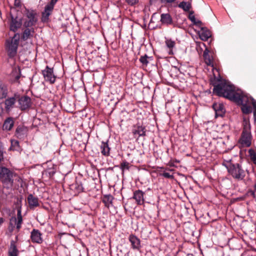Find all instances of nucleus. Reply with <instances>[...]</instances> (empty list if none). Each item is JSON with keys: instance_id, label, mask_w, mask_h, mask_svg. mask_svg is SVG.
Returning a JSON list of instances; mask_svg holds the SVG:
<instances>
[{"instance_id": "obj_42", "label": "nucleus", "mask_w": 256, "mask_h": 256, "mask_svg": "<svg viewBox=\"0 0 256 256\" xmlns=\"http://www.w3.org/2000/svg\"><path fill=\"white\" fill-rule=\"evenodd\" d=\"M126 2L130 5L133 6L137 4L138 0H126Z\"/></svg>"}, {"instance_id": "obj_5", "label": "nucleus", "mask_w": 256, "mask_h": 256, "mask_svg": "<svg viewBox=\"0 0 256 256\" xmlns=\"http://www.w3.org/2000/svg\"><path fill=\"white\" fill-rule=\"evenodd\" d=\"M26 17L24 24L26 29L24 32H34L33 26H35L38 21L36 13L33 10H28L26 12Z\"/></svg>"}, {"instance_id": "obj_28", "label": "nucleus", "mask_w": 256, "mask_h": 256, "mask_svg": "<svg viewBox=\"0 0 256 256\" xmlns=\"http://www.w3.org/2000/svg\"><path fill=\"white\" fill-rule=\"evenodd\" d=\"M149 60H152V57L148 56L147 54L141 56L139 59L142 66H146L149 63Z\"/></svg>"}, {"instance_id": "obj_34", "label": "nucleus", "mask_w": 256, "mask_h": 256, "mask_svg": "<svg viewBox=\"0 0 256 256\" xmlns=\"http://www.w3.org/2000/svg\"><path fill=\"white\" fill-rule=\"evenodd\" d=\"M200 39L203 41H206L212 36V33H196Z\"/></svg>"}, {"instance_id": "obj_3", "label": "nucleus", "mask_w": 256, "mask_h": 256, "mask_svg": "<svg viewBox=\"0 0 256 256\" xmlns=\"http://www.w3.org/2000/svg\"><path fill=\"white\" fill-rule=\"evenodd\" d=\"M13 173L8 168L0 166V182L2 184V198L12 196Z\"/></svg>"}, {"instance_id": "obj_48", "label": "nucleus", "mask_w": 256, "mask_h": 256, "mask_svg": "<svg viewBox=\"0 0 256 256\" xmlns=\"http://www.w3.org/2000/svg\"><path fill=\"white\" fill-rule=\"evenodd\" d=\"M20 78V76L19 75H17L16 77H15V80H19Z\"/></svg>"}, {"instance_id": "obj_2", "label": "nucleus", "mask_w": 256, "mask_h": 256, "mask_svg": "<svg viewBox=\"0 0 256 256\" xmlns=\"http://www.w3.org/2000/svg\"><path fill=\"white\" fill-rule=\"evenodd\" d=\"M30 35L31 33H14L12 36L6 40L4 48L9 58H13L16 56L18 46H22Z\"/></svg>"}, {"instance_id": "obj_12", "label": "nucleus", "mask_w": 256, "mask_h": 256, "mask_svg": "<svg viewBox=\"0 0 256 256\" xmlns=\"http://www.w3.org/2000/svg\"><path fill=\"white\" fill-rule=\"evenodd\" d=\"M18 241V236L15 238V240H11L8 250V256H18L20 252L17 248L16 243Z\"/></svg>"}, {"instance_id": "obj_9", "label": "nucleus", "mask_w": 256, "mask_h": 256, "mask_svg": "<svg viewBox=\"0 0 256 256\" xmlns=\"http://www.w3.org/2000/svg\"><path fill=\"white\" fill-rule=\"evenodd\" d=\"M146 128L142 124L138 122L132 126V132L134 138L137 140L140 136H144L146 135Z\"/></svg>"}, {"instance_id": "obj_32", "label": "nucleus", "mask_w": 256, "mask_h": 256, "mask_svg": "<svg viewBox=\"0 0 256 256\" xmlns=\"http://www.w3.org/2000/svg\"><path fill=\"white\" fill-rule=\"evenodd\" d=\"M122 173L124 172L125 170H129L130 169V163L126 160H124L121 162L120 166Z\"/></svg>"}, {"instance_id": "obj_13", "label": "nucleus", "mask_w": 256, "mask_h": 256, "mask_svg": "<svg viewBox=\"0 0 256 256\" xmlns=\"http://www.w3.org/2000/svg\"><path fill=\"white\" fill-rule=\"evenodd\" d=\"M18 98L17 94H14L13 96L6 99L4 104V108L6 112H9L14 108Z\"/></svg>"}, {"instance_id": "obj_36", "label": "nucleus", "mask_w": 256, "mask_h": 256, "mask_svg": "<svg viewBox=\"0 0 256 256\" xmlns=\"http://www.w3.org/2000/svg\"><path fill=\"white\" fill-rule=\"evenodd\" d=\"M19 148V142L16 140H12L10 148L14 150H18Z\"/></svg>"}, {"instance_id": "obj_50", "label": "nucleus", "mask_w": 256, "mask_h": 256, "mask_svg": "<svg viewBox=\"0 0 256 256\" xmlns=\"http://www.w3.org/2000/svg\"><path fill=\"white\" fill-rule=\"evenodd\" d=\"M254 190H256V183L254 184Z\"/></svg>"}, {"instance_id": "obj_41", "label": "nucleus", "mask_w": 256, "mask_h": 256, "mask_svg": "<svg viewBox=\"0 0 256 256\" xmlns=\"http://www.w3.org/2000/svg\"><path fill=\"white\" fill-rule=\"evenodd\" d=\"M161 175L166 178H173V176L170 174L169 172H164Z\"/></svg>"}, {"instance_id": "obj_6", "label": "nucleus", "mask_w": 256, "mask_h": 256, "mask_svg": "<svg viewBox=\"0 0 256 256\" xmlns=\"http://www.w3.org/2000/svg\"><path fill=\"white\" fill-rule=\"evenodd\" d=\"M252 136L250 125H244L238 143L242 147H250L252 144Z\"/></svg>"}, {"instance_id": "obj_7", "label": "nucleus", "mask_w": 256, "mask_h": 256, "mask_svg": "<svg viewBox=\"0 0 256 256\" xmlns=\"http://www.w3.org/2000/svg\"><path fill=\"white\" fill-rule=\"evenodd\" d=\"M22 222V218L21 214V211L20 210H18L17 217L12 216L10 220V224L8 228L9 232H12L16 227L17 231L18 232L21 228Z\"/></svg>"}, {"instance_id": "obj_10", "label": "nucleus", "mask_w": 256, "mask_h": 256, "mask_svg": "<svg viewBox=\"0 0 256 256\" xmlns=\"http://www.w3.org/2000/svg\"><path fill=\"white\" fill-rule=\"evenodd\" d=\"M11 20L10 24V28L11 31L15 32L22 25V19L18 16L10 14Z\"/></svg>"}, {"instance_id": "obj_4", "label": "nucleus", "mask_w": 256, "mask_h": 256, "mask_svg": "<svg viewBox=\"0 0 256 256\" xmlns=\"http://www.w3.org/2000/svg\"><path fill=\"white\" fill-rule=\"evenodd\" d=\"M228 174L236 180H242L246 176V172L238 164H231L227 167Z\"/></svg>"}, {"instance_id": "obj_43", "label": "nucleus", "mask_w": 256, "mask_h": 256, "mask_svg": "<svg viewBox=\"0 0 256 256\" xmlns=\"http://www.w3.org/2000/svg\"><path fill=\"white\" fill-rule=\"evenodd\" d=\"M4 159V152L2 146L0 145V162Z\"/></svg>"}, {"instance_id": "obj_30", "label": "nucleus", "mask_w": 256, "mask_h": 256, "mask_svg": "<svg viewBox=\"0 0 256 256\" xmlns=\"http://www.w3.org/2000/svg\"><path fill=\"white\" fill-rule=\"evenodd\" d=\"M193 12H190L188 16V18L191 20V22L194 23L195 25L198 26H200L202 24L201 21L199 20H196L193 14Z\"/></svg>"}, {"instance_id": "obj_18", "label": "nucleus", "mask_w": 256, "mask_h": 256, "mask_svg": "<svg viewBox=\"0 0 256 256\" xmlns=\"http://www.w3.org/2000/svg\"><path fill=\"white\" fill-rule=\"evenodd\" d=\"M27 130L23 126H18L16 130V136L19 139H24L26 136Z\"/></svg>"}, {"instance_id": "obj_35", "label": "nucleus", "mask_w": 256, "mask_h": 256, "mask_svg": "<svg viewBox=\"0 0 256 256\" xmlns=\"http://www.w3.org/2000/svg\"><path fill=\"white\" fill-rule=\"evenodd\" d=\"M56 76L54 74V68H49V82L53 84L56 81Z\"/></svg>"}, {"instance_id": "obj_14", "label": "nucleus", "mask_w": 256, "mask_h": 256, "mask_svg": "<svg viewBox=\"0 0 256 256\" xmlns=\"http://www.w3.org/2000/svg\"><path fill=\"white\" fill-rule=\"evenodd\" d=\"M212 108L215 111L216 117H222L224 115L226 110L222 104L214 103L212 105Z\"/></svg>"}, {"instance_id": "obj_46", "label": "nucleus", "mask_w": 256, "mask_h": 256, "mask_svg": "<svg viewBox=\"0 0 256 256\" xmlns=\"http://www.w3.org/2000/svg\"><path fill=\"white\" fill-rule=\"evenodd\" d=\"M4 112V108L0 106V116H1Z\"/></svg>"}, {"instance_id": "obj_33", "label": "nucleus", "mask_w": 256, "mask_h": 256, "mask_svg": "<svg viewBox=\"0 0 256 256\" xmlns=\"http://www.w3.org/2000/svg\"><path fill=\"white\" fill-rule=\"evenodd\" d=\"M42 20L44 22H48V4L44 6V11L42 13Z\"/></svg>"}, {"instance_id": "obj_40", "label": "nucleus", "mask_w": 256, "mask_h": 256, "mask_svg": "<svg viewBox=\"0 0 256 256\" xmlns=\"http://www.w3.org/2000/svg\"><path fill=\"white\" fill-rule=\"evenodd\" d=\"M42 74L46 80H48V65L46 66L45 69L42 71Z\"/></svg>"}, {"instance_id": "obj_45", "label": "nucleus", "mask_w": 256, "mask_h": 256, "mask_svg": "<svg viewBox=\"0 0 256 256\" xmlns=\"http://www.w3.org/2000/svg\"><path fill=\"white\" fill-rule=\"evenodd\" d=\"M201 29L202 30V32H210V31L206 28H202Z\"/></svg>"}, {"instance_id": "obj_47", "label": "nucleus", "mask_w": 256, "mask_h": 256, "mask_svg": "<svg viewBox=\"0 0 256 256\" xmlns=\"http://www.w3.org/2000/svg\"><path fill=\"white\" fill-rule=\"evenodd\" d=\"M167 3H172L174 2L176 0H165Z\"/></svg>"}, {"instance_id": "obj_29", "label": "nucleus", "mask_w": 256, "mask_h": 256, "mask_svg": "<svg viewBox=\"0 0 256 256\" xmlns=\"http://www.w3.org/2000/svg\"><path fill=\"white\" fill-rule=\"evenodd\" d=\"M52 164V167H49V177H53L54 174L57 172V170L58 168V166L56 164ZM50 164H49V166H50Z\"/></svg>"}, {"instance_id": "obj_1", "label": "nucleus", "mask_w": 256, "mask_h": 256, "mask_svg": "<svg viewBox=\"0 0 256 256\" xmlns=\"http://www.w3.org/2000/svg\"><path fill=\"white\" fill-rule=\"evenodd\" d=\"M214 86L213 92L216 96L224 97L242 106V111L244 114L252 112V104L250 99L252 97L248 96L241 90L236 91L234 85L230 84L226 80L220 78L212 81Z\"/></svg>"}, {"instance_id": "obj_17", "label": "nucleus", "mask_w": 256, "mask_h": 256, "mask_svg": "<svg viewBox=\"0 0 256 256\" xmlns=\"http://www.w3.org/2000/svg\"><path fill=\"white\" fill-rule=\"evenodd\" d=\"M203 57L205 63L210 66H213L214 62L212 56L209 54V50L208 48H206L203 53Z\"/></svg>"}, {"instance_id": "obj_31", "label": "nucleus", "mask_w": 256, "mask_h": 256, "mask_svg": "<svg viewBox=\"0 0 256 256\" xmlns=\"http://www.w3.org/2000/svg\"><path fill=\"white\" fill-rule=\"evenodd\" d=\"M178 7L182 8L185 12H188L191 8V4L185 2H182L178 4Z\"/></svg>"}, {"instance_id": "obj_16", "label": "nucleus", "mask_w": 256, "mask_h": 256, "mask_svg": "<svg viewBox=\"0 0 256 256\" xmlns=\"http://www.w3.org/2000/svg\"><path fill=\"white\" fill-rule=\"evenodd\" d=\"M41 234L38 230L34 229L31 232V240L32 242L40 244L42 242Z\"/></svg>"}, {"instance_id": "obj_49", "label": "nucleus", "mask_w": 256, "mask_h": 256, "mask_svg": "<svg viewBox=\"0 0 256 256\" xmlns=\"http://www.w3.org/2000/svg\"><path fill=\"white\" fill-rule=\"evenodd\" d=\"M4 220V218H0V225L3 223Z\"/></svg>"}, {"instance_id": "obj_39", "label": "nucleus", "mask_w": 256, "mask_h": 256, "mask_svg": "<svg viewBox=\"0 0 256 256\" xmlns=\"http://www.w3.org/2000/svg\"><path fill=\"white\" fill-rule=\"evenodd\" d=\"M58 2V0H51L50 2L49 3V16L50 12L53 10L54 5Z\"/></svg>"}, {"instance_id": "obj_22", "label": "nucleus", "mask_w": 256, "mask_h": 256, "mask_svg": "<svg viewBox=\"0 0 256 256\" xmlns=\"http://www.w3.org/2000/svg\"><path fill=\"white\" fill-rule=\"evenodd\" d=\"M114 196L109 194L104 195L102 202L104 204L106 207L109 208L110 206L112 204V200H114Z\"/></svg>"}, {"instance_id": "obj_44", "label": "nucleus", "mask_w": 256, "mask_h": 256, "mask_svg": "<svg viewBox=\"0 0 256 256\" xmlns=\"http://www.w3.org/2000/svg\"><path fill=\"white\" fill-rule=\"evenodd\" d=\"M14 6L16 7L19 8L21 6L20 0H14Z\"/></svg>"}, {"instance_id": "obj_23", "label": "nucleus", "mask_w": 256, "mask_h": 256, "mask_svg": "<svg viewBox=\"0 0 256 256\" xmlns=\"http://www.w3.org/2000/svg\"><path fill=\"white\" fill-rule=\"evenodd\" d=\"M70 188L74 190L78 193L83 192L84 189L82 182L76 179L75 182L70 185Z\"/></svg>"}, {"instance_id": "obj_51", "label": "nucleus", "mask_w": 256, "mask_h": 256, "mask_svg": "<svg viewBox=\"0 0 256 256\" xmlns=\"http://www.w3.org/2000/svg\"><path fill=\"white\" fill-rule=\"evenodd\" d=\"M120 34H121V33H119V38H120Z\"/></svg>"}, {"instance_id": "obj_20", "label": "nucleus", "mask_w": 256, "mask_h": 256, "mask_svg": "<svg viewBox=\"0 0 256 256\" xmlns=\"http://www.w3.org/2000/svg\"><path fill=\"white\" fill-rule=\"evenodd\" d=\"M28 202L30 208H34L38 206V198L32 194L28 196Z\"/></svg>"}, {"instance_id": "obj_53", "label": "nucleus", "mask_w": 256, "mask_h": 256, "mask_svg": "<svg viewBox=\"0 0 256 256\" xmlns=\"http://www.w3.org/2000/svg\"><path fill=\"white\" fill-rule=\"evenodd\" d=\"M150 1H152V0H150Z\"/></svg>"}, {"instance_id": "obj_25", "label": "nucleus", "mask_w": 256, "mask_h": 256, "mask_svg": "<svg viewBox=\"0 0 256 256\" xmlns=\"http://www.w3.org/2000/svg\"><path fill=\"white\" fill-rule=\"evenodd\" d=\"M108 42L113 43L116 40V33H102Z\"/></svg>"}, {"instance_id": "obj_15", "label": "nucleus", "mask_w": 256, "mask_h": 256, "mask_svg": "<svg viewBox=\"0 0 256 256\" xmlns=\"http://www.w3.org/2000/svg\"><path fill=\"white\" fill-rule=\"evenodd\" d=\"M144 192L140 190L134 192L132 198L135 200L137 204L142 205L144 204Z\"/></svg>"}, {"instance_id": "obj_11", "label": "nucleus", "mask_w": 256, "mask_h": 256, "mask_svg": "<svg viewBox=\"0 0 256 256\" xmlns=\"http://www.w3.org/2000/svg\"><path fill=\"white\" fill-rule=\"evenodd\" d=\"M128 239L130 243L131 248L134 250L140 252L142 246L140 239L134 234H130Z\"/></svg>"}, {"instance_id": "obj_38", "label": "nucleus", "mask_w": 256, "mask_h": 256, "mask_svg": "<svg viewBox=\"0 0 256 256\" xmlns=\"http://www.w3.org/2000/svg\"><path fill=\"white\" fill-rule=\"evenodd\" d=\"M252 102V104L254 108V117L255 120H256V100L254 99H250Z\"/></svg>"}, {"instance_id": "obj_24", "label": "nucleus", "mask_w": 256, "mask_h": 256, "mask_svg": "<svg viewBox=\"0 0 256 256\" xmlns=\"http://www.w3.org/2000/svg\"><path fill=\"white\" fill-rule=\"evenodd\" d=\"M160 21L164 24H170L172 23V18L169 14H161Z\"/></svg>"}, {"instance_id": "obj_27", "label": "nucleus", "mask_w": 256, "mask_h": 256, "mask_svg": "<svg viewBox=\"0 0 256 256\" xmlns=\"http://www.w3.org/2000/svg\"><path fill=\"white\" fill-rule=\"evenodd\" d=\"M165 43L166 46L169 48L170 51L168 52L169 54H172V48L175 46L176 42L174 40H172L171 38H165Z\"/></svg>"}, {"instance_id": "obj_37", "label": "nucleus", "mask_w": 256, "mask_h": 256, "mask_svg": "<svg viewBox=\"0 0 256 256\" xmlns=\"http://www.w3.org/2000/svg\"><path fill=\"white\" fill-rule=\"evenodd\" d=\"M250 158L254 164H256V153L252 149L248 151Z\"/></svg>"}, {"instance_id": "obj_19", "label": "nucleus", "mask_w": 256, "mask_h": 256, "mask_svg": "<svg viewBox=\"0 0 256 256\" xmlns=\"http://www.w3.org/2000/svg\"><path fill=\"white\" fill-rule=\"evenodd\" d=\"M100 152L102 154L106 156H110V148L108 144V141L106 142H102L100 146Z\"/></svg>"}, {"instance_id": "obj_52", "label": "nucleus", "mask_w": 256, "mask_h": 256, "mask_svg": "<svg viewBox=\"0 0 256 256\" xmlns=\"http://www.w3.org/2000/svg\"><path fill=\"white\" fill-rule=\"evenodd\" d=\"M40 1H42V0H40Z\"/></svg>"}, {"instance_id": "obj_26", "label": "nucleus", "mask_w": 256, "mask_h": 256, "mask_svg": "<svg viewBox=\"0 0 256 256\" xmlns=\"http://www.w3.org/2000/svg\"><path fill=\"white\" fill-rule=\"evenodd\" d=\"M8 94V86L4 84H0V100L6 98Z\"/></svg>"}, {"instance_id": "obj_8", "label": "nucleus", "mask_w": 256, "mask_h": 256, "mask_svg": "<svg viewBox=\"0 0 256 256\" xmlns=\"http://www.w3.org/2000/svg\"><path fill=\"white\" fill-rule=\"evenodd\" d=\"M17 101L18 102V108L24 111L28 110L32 106V100L28 96H20L17 94Z\"/></svg>"}, {"instance_id": "obj_21", "label": "nucleus", "mask_w": 256, "mask_h": 256, "mask_svg": "<svg viewBox=\"0 0 256 256\" xmlns=\"http://www.w3.org/2000/svg\"><path fill=\"white\" fill-rule=\"evenodd\" d=\"M14 125V121L12 118H8L4 122L2 128L4 130H10Z\"/></svg>"}]
</instances>
